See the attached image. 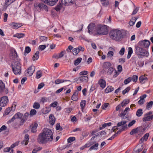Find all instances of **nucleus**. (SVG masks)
<instances>
[{
	"instance_id": "1",
	"label": "nucleus",
	"mask_w": 153,
	"mask_h": 153,
	"mask_svg": "<svg viewBox=\"0 0 153 153\" xmlns=\"http://www.w3.org/2000/svg\"><path fill=\"white\" fill-rule=\"evenodd\" d=\"M53 132L51 129L45 128L38 135L37 141L40 144H45L48 141L51 142L53 140Z\"/></svg>"
},
{
	"instance_id": "2",
	"label": "nucleus",
	"mask_w": 153,
	"mask_h": 153,
	"mask_svg": "<svg viewBox=\"0 0 153 153\" xmlns=\"http://www.w3.org/2000/svg\"><path fill=\"white\" fill-rule=\"evenodd\" d=\"M120 30H114L111 31L110 33V37L112 39L117 41H121L123 37V33Z\"/></svg>"
},
{
	"instance_id": "3",
	"label": "nucleus",
	"mask_w": 153,
	"mask_h": 153,
	"mask_svg": "<svg viewBox=\"0 0 153 153\" xmlns=\"http://www.w3.org/2000/svg\"><path fill=\"white\" fill-rule=\"evenodd\" d=\"M108 33L107 28L106 26L104 25H98L97 27L96 31L94 33V35H104Z\"/></svg>"
},
{
	"instance_id": "4",
	"label": "nucleus",
	"mask_w": 153,
	"mask_h": 153,
	"mask_svg": "<svg viewBox=\"0 0 153 153\" xmlns=\"http://www.w3.org/2000/svg\"><path fill=\"white\" fill-rule=\"evenodd\" d=\"M12 71L15 75H20L21 72V64L19 62H16L12 65Z\"/></svg>"
},
{
	"instance_id": "5",
	"label": "nucleus",
	"mask_w": 153,
	"mask_h": 153,
	"mask_svg": "<svg viewBox=\"0 0 153 153\" xmlns=\"http://www.w3.org/2000/svg\"><path fill=\"white\" fill-rule=\"evenodd\" d=\"M135 52L137 55L143 56H148L149 55L148 52L139 46H136Z\"/></svg>"
},
{
	"instance_id": "6",
	"label": "nucleus",
	"mask_w": 153,
	"mask_h": 153,
	"mask_svg": "<svg viewBox=\"0 0 153 153\" xmlns=\"http://www.w3.org/2000/svg\"><path fill=\"white\" fill-rule=\"evenodd\" d=\"M8 98L6 96H4L0 98V106L4 107L6 106L8 102Z\"/></svg>"
},
{
	"instance_id": "7",
	"label": "nucleus",
	"mask_w": 153,
	"mask_h": 153,
	"mask_svg": "<svg viewBox=\"0 0 153 153\" xmlns=\"http://www.w3.org/2000/svg\"><path fill=\"white\" fill-rule=\"evenodd\" d=\"M130 110V109L129 108L126 107L123 112L119 114L118 116L122 119L128 118V111Z\"/></svg>"
},
{
	"instance_id": "8",
	"label": "nucleus",
	"mask_w": 153,
	"mask_h": 153,
	"mask_svg": "<svg viewBox=\"0 0 153 153\" xmlns=\"http://www.w3.org/2000/svg\"><path fill=\"white\" fill-rule=\"evenodd\" d=\"M8 93V89L5 88L4 84L1 80H0V93H4L7 94Z\"/></svg>"
},
{
	"instance_id": "9",
	"label": "nucleus",
	"mask_w": 153,
	"mask_h": 153,
	"mask_svg": "<svg viewBox=\"0 0 153 153\" xmlns=\"http://www.w3.org/2000/svg\"><path fill=\"white\" fill-rule=\"evenodd\" d=\"M34 7L39 8L40 10H45L48 11V9L47 6L42 3H37L35 4Z\"/></svg>"
},
{
	"instance_id": "10",
	"label": "nucleus",
	"mask_w": 153,
	"mask_h": 153,
	"mask_svg": "<svg viewBox=\"0 0 153 153\" xmlns=\"http://www.w3.org/2000/svg\"><path fill=\"white\" fill-rule=\"evenodd\" d=\"M88 33L90 34L93 33L94 35V33L96 31L95 24L94 23L90 24L88 27Z\"/></svg>"
},
{
	"instance_id": "11",
	"label": "nucleus",
	"mask_w": 153,
	"mask_h": 153,
	"mask_svg": "<svg viewBox=\"0 0 153 153\" xmlns=\"http://www.w3.org/2000/svg\"><path fill=\"white\" fill-rule=\"evenodd\" d=\"M150 44V42L147 40L140 41L138 43V45L139 46L144 48H148Z\"/></svg>"
},
{
	"instance_id": "12",
	"label": "nucleus",
	"mask_w": 153,
	"mask_h": 153,
	"mask_svg": "<svg viewBox=\"0 0 153 153\" xmlns=\"http://www.w3.org/2000/svg\"><path fill=\"white\" fill-rule=\"evenodd\" d=\"M23 116V114L19 113L18 112L11 119L8 121L9 123H11L13 122L15 119H21Z\"/></svg>"
},
{
	"instance_id": "13",
	"label": "nucleus",
	"mask_w": 153,
	"mask_h": 153,
	"mask_svg": "<svg viewBox=\"0 0 153 153\" xmlns=\"http://www.w3.org/2000/svg\"><path fill=\"white\" fill-rule=\"evenodd\" d=\"M75 0H61V1L63 5L68 6L71 5L74 3Z\"/></svg>"
},
{
	"instance_id": "14",
	"label": "nucleus",
	"mask_w": 153,
	"mask_h": 153,
	"mask_svg": "<svg viewBox=\"0 0 153 153\" xmlns=\"http://www.w3.org/2000/svg\"><path fill=\"white\" fill-rule=\"evenodd\" d=\"M45 3H47L51 6L55 4L57 1L58 0H41Z\"/></svg>"
},
{
	"instance_id": "15",
	"label": "nucleus",
	"mask_w": 153,
	"mask_h": 153,
	"mask_svg": "<svg viewBox=\"0 0 153 153\" xmlns=\"http://www.w3.org/2000/svg\"><path fill=\"white\" fill-rule=\"evenodd\" d=\"M109 49L110 51H108L107 54V57L110 58L111 59H113L112 57L114 56V54L113 51H114V49L111 48H110Z\"/></svg>"
},
{
	"instance_id": "16",
	"label": "nucleus",
	"mask_w": 153,
	"mask_h": 153,
	"mask_svg": "<svg viewBox=\"0 0 153 153\" xmlns=\"http://www.w3.org/2000/svg\"><path fill=\"white\" fill-rule=\"evenodd\" d=\"M35 69V66L32 65L29 67L27 70V73L30 76H31L34 73Z\"/></svg>"
},
{
	"instance_id": "17",
	"label": "nucleus",
	"mask_w": 153,
	"mask_h": 153,
	"mask_svg": "<svg viewBox=\"0 0 153 153\" xmlns=\"http://www.w3.org/2000/svg\"><path fill=\"white\" fill-rule=\"evenodd\" d=\"M136 61H137V64L140 67H141L143 66L144 64V62L142 61L138 58H134V61H135L136 62Z\"/></svg>"
},
{
	"instance_id": "18",
	"label": "nucleus",
	"mask_w": 153,
	"mask_h": 153,
	"mask_svg": "<svg viewBox=\"0 0 153 153\" xmlns=\"http://www.w3.org/2000/svg\"><path fill=\"white\" fill-rule=\"evenodd\" d=\"M98 83L100 87L102 88H105L106 86L105 81L103 79H100Z\"/></svg>"
},
{
	"instance_id": "19",
	"label": "nucleus",
	"mask_w": 153,
	"mask_h": 153,
	"mask_svg": "<svg viewBox=\"0 0 153 153\" xmlns=\"http://www.w3.org/2000/svg\"><path fill=\"white\" fill-rule=\"evenodd\" d=\"M79 92L77 91H76L74 93L71 97V99L74 101H77L78 100V96Z\"/></svg>"
},
{
	"instance_id": "20",
	"label": "nucleus",
	"mask_w": 153,
	"mask_h": 153,
	"mask_svg": "<svg viewBox=\"0 0 153 153\" xmlns=\"http://www.w3.org/2000/svg\"><path fill=\"white\" fill-rule=\"evenodd\" d=\"M38 124L36 123H35L34 124H32V125L30 126V127L31 128V132L33 133H35L36 132V128Z\"/></svg>"
},
{
	"instance_id": "21",
	"label": "nucleus",
	"mask_w": 153,
	"mask_h": 153,
	"mask_svg": "<svg viewBox=\"0 0 153 153\" xmlns=\"http://www.w3.org/2000/svg\"><path fill=\"white\" fill-rule=\"evenodd\" d=\"M148 80L147 77H146L144 75H143L140 76L139 78V80L140 82L142 83H144L146 82Z\"/></svg>"
},
{
	"instance_id": "22",
	"label": "nucleus",
	"mask_w": 153,
	"mask_h": 153,
	"mask_svg": "<svg viewBox=\"0 0 153 153\" xmlns=\"http://www.w3.org/2000/svg\"><path fill=\"white\" fill-rule=\"evenodd\" d=\"M50 118V123L52 125H53L55 122V119L54 116L52 114H50L49 116Z\"/></svg>"
},
{
	"instance_id": "23",
	"label": "nucleus",
	"mask_w": 153,
	"mask_h": 153,
	"mask_svg": "<svg viewBox=\"0 0 153 153\" xmlns=\"http://www.w3.org/2000/svg\"><path fill=\"white\" fill-rule=\"evenodd\" d=\"M111 63L108 62H106L103 63V67L104 69H107L111 67Z\"/></svg>"
},
{
	"instance_id": "24",
	"label": "nucleus",
	"mask_w": 153,
	"mask_h": 153,
	"mask_svg": "<svg viewBox=\"0 0 153 153\" xmlns=\"http://www.w3.org/2000/svg\"><path fill=\"white\" fill-rule=\"evenodd\" d=\"M138 17H134L132 18L130 20L129 22V25L131 26H133L135 24V22L136 21V20L138 19Z\"/></svg>"
},
{
	"instance_id": "25",
	"label": "nucleus",
	"mask_w": 153,
	"mask_h": 153,
	"mask_svg": "<svg viewBox=\"0 0 153 153\" xmlns=\"http://www.w3.org/2000/svg\"><path fill=\"white\" fill-rule=\"evenodd\" d=\"M10 25L14 29H17L21 27L20 25L16 23L12 22L10 24Z\"/></svg>"
},
{
	"instance_id": "26",
	"label": "nucleus",
	"mask_w": 153,
	"mask_h": 153,
	"mask_svg": "<svg viewBox=\"0 0 153 153\" xmlns=\"http://www.w3.org/2000/svg\"><path fill=\"white\" fill-rule=\"evenodd\" d=\"M71 82L70 80H63L62 79H58L55 81V83L56 84H58L60 83L63 82Z\"/></svg>"
},
{
	"instance_id": "27",
	"label": "nucleus",
	"mask_w": 153,
	"mask_h": 153,
	"mask_svg": "<svg viewBox=\"0 0 153 153\" xmlns=\"http://www.w3.org/2000/svg\"><path fill=\"white\" fill-rule=\"evenodd\" d=\"M129 102V100L128 99H125L123 100L121 103V105L123 107L126 105Z\"/></svg>"
},
{
	"instance_id": "28",
	"label": "nucleus",
	"mask_w": 153,
	"mask_h": 153,
	"mask_svg": "<svg viewBox=\"0 0 153 153\" xmlns=\"http://www.w3.org/2000/svg\"><path fill=\"white\" fill-rule=\"evenodd\" d=\"M149 135V133H146V134L143 137L140 138V141H141V143H142L143 141L144 140L146 141L148 138Z\"/></svg>"
},
{
	"instance_id": "29",
	"label": "nucleus",
	"mask_w": 153,
	"mask_h": 153,
	"mask_svg": "<svg viewBox=\"0 0 153 153\" xmlns=\"http://www.w3.org/2000/svg\"><path fill=\"white\" fill-rule=\"evenodd\" d=\"M65 53V51H62L61 52L59 53V55H56L55 57V58H57V59H59V58H61L62 57L64 54Z\"/></svg>"
},
{
	"instance_id": "30",
	"label": "nucleus",
	"mask_w": 153,
	"mask_h": 153,
	"mask_svg": "<svg viewBox=\"0 0 153 153\" xmlns=\"http://www.w3.org/2000/svg\"><path fill=\"white\" fill-rule=\"evenodd\" d=\"M114 90V88L112 87V86H108L106 88L105 91L106 93H108L112 92Z\"/></svg>"
},
{
	"instance_id": "31",
	"label": "nucleus",
	"mask_w": 153,
	"mask_h": 153,
	"mask_svg": "<svg viewBox=\"0 0 153 153\" xmlns=\"http://www.w3.org/2000/svg\"><path fill=\"white\" fill-rule=\"evenodd\" d=\"M79 80L82 82L84 81H87L88 80V77L86 76H82L79 77Z\"/></svg>"
},
{
	"instance_id": "32",
	"label": "nucleus",
	"mask_w": 153,
	"mask_h": 153,
	"mask_svg": "<svg viewBox=\"0 0 153 153\" xmlns=\"http://www.w3.org/2000/svg\"><path fill=\"white\" fill-rule=\"evenodd\" d=\"M143 110L142 109H139L137 110L136 112V115L138 117H140L143 114Z\"/></svg>"
},
{
	"instance_id": "33",
	"label": "nucleus",
	"mask_w": 153,
	"mask_h": 153,
	"mask_svg": "<svg viewBox=\"0 0 153 153\" xmlns=\"http://www.w3.org/2000/svg\"><path fill=\"white\" fill-rule=\"evenodd\" d=\"M39 52L37 51L34 55L33 56V58L34 59L33 61L38 59L39 57Z\"/></svg>"
},
{
	"instance_id": "34",
	"label": "nucleus",
	"mask_w": 153,
	"mask_h": 153,
	"mask_svg": "<svg viewBox=\"0 0 153 153\" xmlns=\"http://www.w3.org/2000/svg\"><path fill=\"white\" fill-rule=\"evenodd\" d=\"M128 128L127 125H126L124 126H121V128L120 130L118 131L116 133L117 134H120L122 131H123L125 129L127 128Z\"/></svg>"
},
{
	"instance_id": "35",
	"label": "nucleus",
	"mask_w": 153,
	"mask_h": 153,
	"mask_svg": "<svg viewBox=\"0 0 153 153\" xmlns=\"http://www.w3.org/2000/svg\"><path fill=\"white\" fill-rule=\"evenodd\" d=\"M98 145H99V144L98 143H96L93 146H91L89 148V150L91 151L93 149L97 150L98 149Z\"/></svg>"
},
{
	"instance_id": "36",
	"label": "nucleus",
	"mask_w": 153,
	"mask_h": 153,
	"mask_svg": "<svg viewBox=\"0 0 153 153\" xmlns=\"http://www.w3.org/2000/svg\"><path fill=\"white\" fill-rule=\"evenodd\" d=\"M31 51L30 48L29 47H26L25 49V51L24 53V54L25 56H26Z\"/></svg>"
},
{
	"instance_id": "37",
	"label": "nucleus",
	"mask_w": 153,
	"mask_h": 153,
	"mask_svg": "<svg viewBox=\"0 0 153 153\" xmlns=\"http://www.w3.org/2000/svg\"><path fill=\"white\" fill-rule=\"evenodd\" d=\"M139 128L138 127L133 129L130 132V134L131 135H133L138 132L139 131Z\"/></svg>"
},
{
	"instance_id": "38",
	"label": "nucleus",
	"mask_w": 153,
	"mask_h": 153,
	"mask_svg": "<svg viewBox=\"0 0 153 153\" xmlns=\"http://www.w3.org/2000/svg\"><path fill=\"white\" fill-rule=\"evenodd\" d=\"M127 121H122L120 122H119L117 124V127H119L120 126H124V125H126V123H127Z\"/></svg>"
},
{
	"instance_id": "39",
	"label": "nucleus",
	"mask_w": 153,
	"mask_h": 153,
	"mask_svg": "<svg viewBox=\"0 0 153 153\" xmlns=\"http://www.w3.org/2000/svg\"><path fill=\"white\" fill-rule=\"evenodd\" d=\"M82 60V58H78L74 61V65H78L81 62Z\"/></svg>"
},
{
	"instance_id": "40",
	"label": "nucleus",
	"mask_w": 153,
	"mask_h": 153,
	"mask_svg": "<svg viewBox=\"0 0 153 153\" xmlns=\"http://www.w3.org/2000/svg\"><path fill=\"white\" fill-rule=\"evenodd\" d=\"M62 5H63L61 2V3H59L55 7V10L57 11H59L62 8Z\"/></svg>"
},
{
	"instance_id": "41",
	"label": "nucleus",
	"mask_w": 153,
	"mask_h": 153,
	"mask_svg": "<svg viewBox=\"0 0 153 153\" xmlns=\"http://www.w3.org/2000/svg\"><path fill=\"white\" fill-rule=\"evenodd\" d=\"M25 36V34L24 33H16L14 35V36L20 39L23 38Z\"/></svg>"
},
{
	"instance_id": "42",
	"label": "nucleus",
	"mask_w": 153,
	"mask_h": 153,
	"mask_svg": "<svg viewBox=\"0 0 153 153\" xmlns=\"http://www.w3.org/2000/svg\"><path fill=\"white\" fill-rule=\"evenodd\" d=\"M153 105V102L152 101H150L149 102L147 103L146 106V108L147 109H150L152 105Z\"/></svg>"
},
{
	"instance_id": "43",
	"label": "nucleus",
	"mask_w": 153,
	"mask_h": 153,
	"mask_svg": "<svg viewBox=\"0 0 153 153\" xmlns=\"http://www.w3.org/2000/svg\"><path fill=\"white\" fill-rule=\"evenodd\" d=\"M143 146L142 145L141 147L137 150H135V149H134L133 151V153H139L143 150Z\"/></svg>"
},
{
	"instance_id": "44",
	"label": "nucleus",
	"mask_w": 153,
	"mask_h": 153,
	"mask_svg": "<svg viewBox=\"0 0 153 153\" xmlns=\"http://www.w3.org/2000/svg\"><path fill=\"white\" fill-rule=\"evenodd\" d=\"M29 139V136L28 134H26L25 136V145H27L28 143V140Z\"/></svg>"
},
{
	"instance_id": "45",
	"label": "nucleus",
	"mask_w": 153,
	"mask_h": 153,
	"mask_svg": "<svg viewBox=\"0 0 153 153\" xmlns=\"http://www.w3.org/2000/svg\"><path fill=\"white\" fill-rule=\"evenodd\" d=\"M151 120V118L150 117V116H145L144 117H143V121L144 122H146L147 121H149Z\"/></svg>"
},
{
	"instance_id": "46",
	"label": "nucleus",
	"mask_w": 153,
	"mask_h": 153,
	"mask_svg": "<svg viewBox=\"0 0 153 153\" xmlns=\"http://www.w3.org/2000/svg\"><path fill=\"white\" fill-rule=\"evenodd\" d=\"M40 106V104L39 103L37 102H35L33 105V108L36 109H39V108Z\"/></svg>"
},
{
	"instance_id": "47",
	"label": "nucleus",
	"mask_w": 153,
	"mask_h": 153,
	"mask_svg": "<svg viewBox=\"0 0 153 153\" xmlns=\"http://www.w3.org/2000/svg\"><path fill=\"white\" fill-rule=\"evenodd\" d=\"M86 103V101L85 100H82L81 101L80 105L82 108H83L85 107Z\"/></svg>"
},
{
	"instance_id": "48",
	"label": "nucleus",
	"mask_w": 153,
	"mask_h": 153,
	"mask_svg": "<svg viewBox=\"0 0 153 153\" xmlns=\"http://www.w3.org/2000/svg\"><path fill=\"white\" fill-rule=\"evenodd\" d=\"M132 80V77H129L128 78L126 79L124 81V83L125 85H126L129 83Z\"/></svg>"
},
{
	"instance_id": "49",
	"label": "nucleus",
	"mask_w": 153,
	"mask_h": 153,
	"mask_svg": "<svg viewBox=\"0 0 153 153\" xmlns=\"http://www.w3.org/2000/svg\"><path fill=\"white\" fill-rule=\"evenodd\" d=\"M79 53V49L78 48H74L73 50V53L74 55H76Z\"/></svg>"
},
{
	"instance_id": "50",
	"label": "nucleus",
	"mask_w": 153,
	"mask_h": 153,
	"mask_svg": "<svg viewBox=\"0 0 153 153\" xmlns=\"http://www.w3.org/2000/svg\"><path fill=\"white\" fill-rule=\"evenodd\" d=\"M56 128L57 130L62 131L63 129L60 126V123H58L56 125Z\"/></svg>"
},
{
	"instance_id": "51",
	"label": "nucleus",
	"mask_w": 153,
	"mask_h": 153,
	"mask_svg": "<svg viewBox=\"0 0 153 153\" xmlns=\"http://www.w3.org/2000/svg\"><path fill=\"white\" fill-rule=\"evenodd\" d=\"M12 109H11L10 107H8L6 108V109L5 110L4 113V115H7L11 111V110Z\"/></svg>"
},
{
	"instance_id": "52",
	"label": "nucleus",
	"mask_w": 153,
	"mask_h": 153,
	"mask_svg": "<svg viewBox=\"0 0 153 153\" xmlns=\"http://www.w3.org/2000/svg\"><path fill=\"white\" fill-rule=\"evenodd\" d=\"M75 140V138L74 137H71L68 138L67 141L68 143H71Z\"/></svg>"
},
{
	"instance_id": "53",
	"label": "nucleus",
	"mask_w": 153,
	"mask_h": 153,
	"mask_svg": "<svg viewBox=\"0 0 153 153\" xmlns=\"http://www.w3.org/2000/svg\"><path fill=\"white\" fill-rule=\"evenodd\" d=\"M36 113V111L35 109H32L30 112V115L31 116H33L35 115Z\"/></svg>"
},
{
	"instance_id": "54",
	"label": "nucleus",
	"mask_w": 153,
	"mask_h": 153,
	"mask_svg": "<svg viewBox=\"0 0 153 153\" xmlns=\"http://www.w3.org/2000/svg\"><path fill=\"white\" fill-rule=\"evenodd\" d=\"M130 89V88L129 87H128L126 88L125 89L122 91V94L123 95L125 94L126 93L128 92Z\"/></svg>"
},
{
	"instance_id": "55",
	"label": "nucleus",
	"mask_w": 153,
	"mask_h": 153,
	"mask_svg": "<svg viewBox=\"0 0 153 153\" xmlns=\"http://www.w3.org/2000/svg\"><path fill=\"white\" fill-rule=\"evenodd\" d=\"M114 71V69L113 67H110L108 70L107 74L108 75H111Z\"/></svg>"
},
{
	"instance_id": "56",
	"label": "nucleus",
	"mask_w": 153,
	"mask_h": 153,
	"mask_svg": "<svg viewBox=\"0 0 153 153\" xmlns=\"http://www.w3.org/2000/svg\"><path fill=\"white\" fill-rule=\"evenodd\" d=\"M46 47V45H40L39 47V49L41 50V51L44 50Z\"/></svg>"
},
{
	"instance_id": "57",
	"label": "nucleus",
	"mask_w": 153,
	"mask_h": 153,
	"mask_svg": "<svg viewBox=\"0 0 153 153\" xmlns=\"http://www.w3.org/2000/svg\"><path fill=\"white\" fill-rule=\"evenodd\" d=\"M47 38L44 36L40 37V40L41 42L46 41L47 40Z\"/></svg>"
},
{
	"instance_id": "58",
	"label": "nucleus",
	"mask_w": 153,
	"mask_h": 153,
	"mask_svg": "<svg viewBox=\"0 0 153 153\" xmlns=\"http://www.w3.org/2000/svg\"><path fill=\"white\" fill-rule=\"evenodd\" d=\"M58 102L56 101H55L54 102L51 103L50 105V106L53 107H55L58 104Z\"/></svg>"
},
{
	"instance_id": "59",
	"label": "nucleus",
	"mask_w": 153,
	"mask_h": 153,
	"mask_svg": "<svg viewBox=\"0 0 153 153\" xmlns=\"http://www.w3.org/2000/svg\"><path fill=\"white\" fill-rule=\"evenodd\" d=\"M132 78V80L133 82H136L137 80L138 79V76L136 75H134L133 76Z\"/></svg>"
},
{
	"instance_id": "60",
	"label": "nucleus",
	"mask_w": 153,
	"mask_h": 153,
	"mask_svg": "<svg viewBox=\"0 0 153 153\" xmlns=\"http://www.w3.org/2000/svg\"><path fill=\"white\" fill-rule=\"evenodd\" d=\"M88 73V72L86 71H83L80 72L79 75H86Z\"/></svg>"
},
{
	"instance_id": "61",
	"label": "nucleus",
	"mask_w": 153,
	"mask_h": 153,
	"mask_svg": "<svg viewBox=\"0 0 153 153\" xmlns=\"http://www.w3.org/2000/svg\"><path fill=\"white\" fill-rule=\"evenodd\" d=\"M42 76V73L39 71H38L36 73V78L37 79L39 78Z\"/></svg>"
},
{
	"instance_id": "62",
	"label": "nucleus",
	"mask_w": 153,
	"mask_h": 153,
	"mask_svg": "<svg viewBox=\"0 0 153 153\" xmlns=\"http://www.w3.org/2000/svg\"><path fill=\"white\" fill-rule=\"evenodd\" d=\"M139 9V7H136L133 10V12L131 14L132 15H134L136 14L138 12Z\"/></svg>"
},
{
	"instance_id": "63",
	"label": "nucleus",
	"mask_w": 153,
	"mask_h": 153,
	"mask_svg": "<svg viewBox=\"0 0 153 153\" xmlns=\"http://www.w3.org/2000/svg\"><path fill=\"white\" fill-rule=\"evenodd\" d=\"M16 0H6L5 1L6 4L7 5H9L12 2H14Z\"/></svg>"
},
{
	"instance_id": "64",
	"label": "nucleus",
	"mask_w": 153,
	"mask_h": 153,
	"mask_svg": "<svg viewBox=\"0 0 153 153\" xmlns=\"http://www.w3.org/2000/svg\"><path fill=\"white\" fill-rule=\"evenodd\" d=\"M125 52V48L123 47L120 50L119 53L121 55H123L124 54Z\"/></svg>"
}]
</instances>
